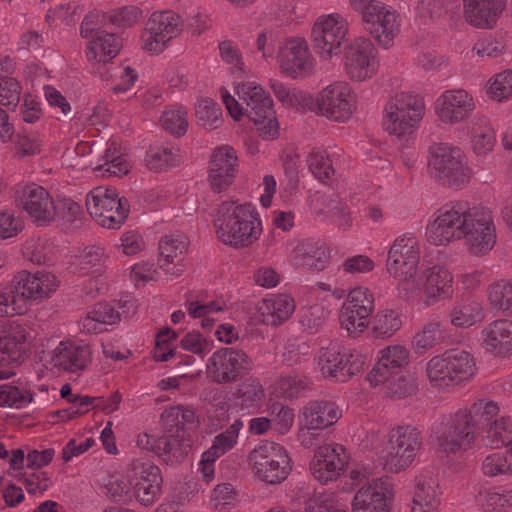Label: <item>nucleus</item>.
<instances>
[{"mask_svg":"<svg viewBox=\"0 0 512 512\" xmlns=\"http://www.w3.org/2000/svg\"><path fill=\"white\" fill-rule=\"evenodd\" d=\"M120 40L113 33L97 32V37L92 39L86 51L89 61L107 63L117 56L120 51Z\"/></svg>","mask_w":512,"mask_h":512,"instance_id":"nucleus-39","label":"nucleus"},{"mask_svg":"<svg viewBox=\"0 0 512 512\" xmlns=\"http://www.w3.org/2000/svg\"><path fill=\"white\" fill-rule=\"evenodd\" d=\"M20 303L26 306L28 299H43L56 290L58 283L55 275L47 271L31 274L26 271L18 273L10 284Z\"/></svg>","mask_w":512,"mask_h":512,"instance_id":"nucleus-26","label":"nucleus"},{"mask_svg":"<svg viewBox=\"0 0 512 512\" xmlns=\"http://www.w3.org/2000/svg\"><path fill=\"white\" fill-rule=\"evenodd\" d=\"M488 96L495 101H502L512 97V69L495 74L488 81Z\"/></svg>","mask_w":512,"mask_h":512,"instance_id":"nucleus-55","label":"nucleus"},{"mask_svg":"<svg viewBox=\"0 0 512 512\" xmlns=\"http://www.w3.org/2000/svg\"><path fill=\"white\" fill-rule=\"evenodd\" d=\"M465 411L467 418L475 430L479 428H487L494 421L499 413L497 402L488 399H479L475 401L468 409H460Z\"/></svg>","mask_w":512,"mask_h":512,"instance_id":"nucleus-46","label":"nucleus"},{"mask_svg":"<svg viewBox=\"0 0 512 512\" xmlns=\"http://www.w3.org/2000/svg\"><path fill=\"white\" fill-rule=\"evenodd\" d=\"M482 471L488 477L512 475V453L494 452L487 455L482 462Z\"/></svg>","mask_w":512,"mask_h":512,"instance_id":"nucleus-54","label":"nucleus"},{"mask_svg":"<svg viewBox=\"0 0 512 512\" xmlns=\"http://www.w3.org/2000/svg\"><path fill=\"white\" fill-rule=\"evenodd\" d=\"M426 237L435 246L465 239L469 252L475 256L487 254L496 243L491 211L471 207L464 200L448 202L437 209L426 228Z\"/></svg>","mask_w":512,"mask_h":512,"instance_id":"nucleus-1","label":"nucleus"},{"mask_svg":"<svg viewBox=\"0 0 512 512\" xmlns=\"http://www.w3.org/2000/svg\"><path fill=\"white\" fill-rule=\"evenodd\" d=\"M374 310V296L368 288L352 289L343 303L339 321L349 335L356 336L364 331L369 324V317Z\"/></svg>","mask_w":512,"mask_h":512,"instance_id":"nucleus-17","label":"nucleus"},{"mask_svg":"<svg viewBox=\"0 0 512 512\" xmlns=\"http://www.w3.org/2000/svg\"><path fill=\"white\" fill-rule=\"evenodd\" d=\"M363 28L383 48L393 45L401 30L400 13L391 5L380 0L372 1L359 12Z\"/></svg>","mask_w":512,"mask_h":512,"instance_id":"nucleus-10","label":"nucleus"},{"mask_svg":"<svg viewBox=\"0 0 512 512\" xmlns=\"http://www.w3.org/2000/svg\"><path fill=\"white\" fill-rule=\"evenodd\" d=\"M409 352L401 345H392L381 351V357L368 374L367 379L373 386L398 376L408 364Z\"/></svg>","mask_w":512,"mask_h":512,"instance_id":"nucleus-28","label":"nucleus"},{"mask_svg":"<svg viewBox=\"0 0 512 512\" xmlns=\"http://www.w3.org/2000/svg\"><path fill=\"white\" fill-rule=\"evenodd\" d=\"M348 33L347 20L338 13L320 16L314 23L311 38L316 53L323 60H330L341 52Z\"/></svg>","mask_w":512,"mask_h":512,"instance_id":"nucleus-14","label":"nucleus"},{"mask_svg":"<svg viewBox=\"0 0 512 512\" xmlns=\"http://www.w3.org/2000/svg\"><path fill=\"white\" fill-rule=\"evenodd\" d=\"M481 345L496 356L512 354V321L496 319L485 325L481 331Z\"/></svg>","mask_w":512,"mask_h":512,"instance_id":"nucleus-31","label":"nucleus"},{"mask_svg":"<svg viewBox=\"0 0 512 512\" xmlns=\"http://www.w3.org/2000/svg\"><path fill=\"white\" fill-rule=\"evenodd\" d=\"M20 202L22 208L38 225H47L57 217L56 202L41 186L27 185L23 189Z\"/></svg>","mask_w":512,"mask_h":512,"instance_id":"nucleus-27","label":"nucleus"},{"mask_svg":"<svg viewBox=\"0 0 512 512\" xmlns=\"http://www.w3.org/2000/svg\"><path fill=\"white\" fill-rule=\"evenodd\" d=\"M393 485L388 477L372 479L354 495L353 512H389Z\"/></svg>","mask_w":512,"mask_h":512,"instance_id":"nucleus-22","label":"nucleus"},{"mask_svg":"<svg viewBox=\"0 0 512 512\" xmlns=\"http://www.w3.org/2000/svg\"><path fill=\"white\" fill-rule=\"evenodd\" d=\"M145 161L150 170L164 171L179 165L182 156L175 146H160L147 152Z\"/></svg>","mask_w":512,"mask_h":512,"instance_id":"nucleus-47","label":"nucleus"},{"mask_svg":"<svg viewBox=\"0 0 512 512\" xmlns=\"http://www.w3.org/2000/svg\"><path fill=\"white\" fill-rule=\"evenodd\" d=\"M295 310V302L286 294L264 299L258 308L260 321L265 325L277 326L286 321Z\"/></svg>","mask_w":512,"mask_h":512,"instance_id":"nucleus-36","label":"nucleus"},{"mask_svg":"<svg viewBox=\"0 0 512 512\" xmlns=\"http://www.w3.org/2000/svg\"><path fill=\"white\" fill-rule=\"evenodd\" d=\"M238 396L246 406L261 402L264 398V389L258 379L250 377L245 379L238 388Z\"/></svg>","mask_w":512,"mask_h":512,"instance_id":"nucleus-64","label":"nucleus"},{"mask_svg":"<svg viewBox=\"0 0 512 512\" xmlns=\"http://www.w3.org/2000/svg\"><path fill=\"white\" fill-rule=\"evenodd\" d=\"M315 60L308 43L303 38H291L280 50V68L292 78L306 77L313 73Z\"/></svg>","mask_w":512,"mask_h":512,"instance_id":"nucleus-25","label":"nucleus"},{"mask_svg":"<svg viewBox=\"0 0 512 512\" xmlns=\"http://www.w3.org/2000/svg\"><path fill=\"white\" fill-rule=\"evenodd\" d=\"M252 368L253 362L244 350L222 347L207 360L206 377L217 384H230L248 374Z\"/></svg>","mask_w":512,"mask_h":512,"instance_id":"nucleus-13","label":"nucleus"},{"mask_svg":"<svg viewBox=\"0 0 512 512\" xmlns=\"http://www.w3.org/2000/svg\"><path fill=\"white\" fill-rule=\"evenodd\" d=\"M377 51L366 37H357L344 50L343 65L348 78L352 81L371 79L378 70Z\"/></svg>","mask_w":512,"mask_h":512,"instance_id":"nucleus-16","label":"nucleus"},{"mask_svg":"<svg viewBox=\"0 0 512 512\" xmlns=\"http://www.w3.org/2000/svg\"><path fill=\"white\" fill-rule=\"evenodd\" d=\"M238 157L233 147L222 145L210 156L208 181L214 192L220 193L232 185L236 177Z\"/></svg>","mask_w":512,"mask_h":512,"instance_id":"nucleus-23","label":"nucleus"},{"mask_svg":"<svg viewBox=\"0 0 512 512\" xmlns=\"http://www.w3.org/2000/svg\"><path fill=\"white\" fill-rule=\"evenodd\" d=\"M482 442L491 448H501L512 443V419L501 417L495 419L483 430Z\"/></svg>","mask_w":512,"mask_h":512,"instance_id":"nucleus-45","label":"nucleus"},{"mask_svg":"<svg viewBox=\"0 0 512 512\" xmlns=\"http://www.w3.org/2000/svg\"><path fill=\"white\" fill-rule=\"evenodd\" d=\"M424 112V101L419 95L397 93L385 105L383 127L397 137L410 135L418 127Z\"/></svg>","mask_w":512,"mask_h":512,"instance_id":"nucleus-6","label":"nucleus"},{"mask_svg":"<svg viewBox=\"0 0 512 512\" xmlns=\"http://www.w3.org/2000/svg\"><path fill=\"white\" fill-rule=\"evenodd\" d=\"M119 318V313L113 306L108 303H98L82 319L81 326L88 333H99L103 331V325L115 324Z\"/></svg>","mask_w":512,"mask_h":512,"instance_id":"nucleus-44","label":"nucleus"},{"mask_svg":"<svg viewBox=\"0 0 512 512\" xmlns=\"http://www.w3.org/2000/svg\"><path fill=\"white\" fill-rule=\"evenodd\" d=\"M154 453L166 463L174 464L182 461L191 449V440L183 428L170 429V432L157 438Z\"/></svg>","mask_w":512,"mask_h":512,"instance_id":"nucleus-33","label":"nucleus"},{"mask_svg":"<svg viewBox=\"0 0 512 512\" xmlns=\"http://www.w3.org/2000/svg\"><path fill=\"white\" fill-rule=\"evenodd\" d=\"M107 21L120 28H129L135 25L142 17L139 7L127 5L106 13Z\"/></svg>","mask_w":512,"mask_h":512,"instance_id":"nucleus-60","label":"nucleus"},{"mask_svg":"<svg viewBox=\"0 0 512 512\" xmlns=\"http://www.w3.org/2000/svg\"><path fill=\"white\" fill-rule=\"evenodd\" d=\"M32 399V394L28 391H21L12 385H0V407L20 409L28 405Z\"/></svg>","mask_w":512,"mask_h":512,"instance_id":"nucleus-58","label":"nucleus"},{"mask_svg":"<svg viewBox=\"0 0 512 512\" xmlns=\"http://www.w3.org/2000/svg\"><path fill=\"white\" fill-rule=\"evenodd\" d=\"M445 355L457 385L470 380L475 375V360L468 351L451 349L446 351Z\"/></svg>","mask_w":512,"mask_h":512,"instance_id":"nucleus-43","label":"nucleus"},{"mask_svg":"<svg viewBox=\"0 0 512 512\" xmlns=\"http://www.w3.org/2000/svg\"><path fill=\"white\" fill-rule=\"evenodd\" d=\"M438 485L434 479L426 476L416 478V487L413 497V505L438 507Z\"/></svg>","mask_w":512,"mask_h":512,"instance_id":"nucleus-52","label":"nucleus"},{"mask_svg":"<svg viewBox=\"0 0 512 512\" xmlns=\"http://www.w3.org/2000/svg\"><path fill=\"white\" fill-rule=\"evenodd\" d=\"M188 246V238L183 234H171L162 237L158 247L160 269L173 276L183 274L185 267L181 262Z\"/></svg>","mask_w":512,"mask_h":512,"instance_id":"nucleus-29","label":"nucleus"},{"mask_svg":"<svg viewBox=\"0 0 512 512\" xmlns=\"http://www.w3.org/2000/svg\"><path fill=\"white\" fill-rule=\"evenodd\" d=\"M419 259V243L415 237L403 235L396 238L388 251L387 271L398 280L399 295L407 300L420 296Z\"/></svg>","mask_w":512,"mask_h":512,"instance_id":"nucleus-4","label":"nucleus"},{"mask_svg":"<svg viewBox=\"0 0 512 512\" xmlns=\"http://www.w3.org/2000/svg\"><path fill=\"white\" fill-rule=\"evenodd\" d=\"M422 446L420 431L413 426H398L388 433V442L382 451L383 468L390 473L407 469Z\"/></svg>","mask_w":512,"mask_h":512,"instance_id":"nucleus-7","label":"nucleus"},{"mask_svg":"<svg viewBox=\"0 0 512 512\" xmlns=\"http://www.w3.org/2000/svg\"><path fill=\"white\" fill-rule=\"evenodd\" d=\"M160 121L163 128L173 135L182 136L188 128L187 112L182 108L164 111Z\"/></svg>","mask_w":512,"mask_h":512,"instance_id":"nucleus-59","label":"nucleus"},{"mask_svg":"<svg viewBox=\"0 0 512 512\" xmlns=\"http://www.w3.org/2000/svg\"><path fill=\"white\" fill-rule=\"evenodd\" d=\"M309 381L304 376H285L278 380L277 390L278 392L288 399L298 398L302 393L308 389Z\"/></svg>","mask_w":512,"mask_h":512,"instance_id":"nucleus-62","label":"nucleus"},{"mask_svg":"<svg viewBox=\"0 0 512 512\" xmlns=\"http://www.w3.org/2000/svg\"><path fill=\"white\" fill-rule=\"evenodd\" d=\"M134 499L143 506L152 505L161 492L160 469L149 461L135 459L127 469Z\"/></svg>","mask_w":512,"mask_h":512,"instance_id":"nucleus-19","label":"nucleus"},{"mask_svg":"<svg viewBox=\"0 0 512 512\" xmlns=\"http://www.w3.org/2000/svg\"><path fill=\"white\" fill-rule=\"evenodd\" d=\"M91 360L89 345L83 342H61L54 351L52 363L69 372L83 370Z\"/></svg>","mask_w":512,"mask_h":512,"instance_id":"nucleus-34","label":"nucleus"},{"mask_svg":"<svg viewBox=\"0 0 512 512\" xmlns=\"http://www.w3.org/2000/svg\"><path fill=\"white\" fill-rule=\"evenodd\" d=\"M255 476L268 484H279L289 474V458L283 446L265 441L256 446L248 457Z\"/></svg>","mask_w":512,"mask_h":512,"instance_id":"nucleus-12","label":"nucleus"},{"mask_svg":"<svg viewBox=\"0 0 512 512\" xmlns=\"http://www.w3.org/2000/svg\"><path fill=\"white\" fill-rule=\"evenodd\" d=\"M317 364L324 378L344 382L364 369L365 357L334 340L320 348Z\"/></svg>","mask_w":512,"mask_h":512,"instance_id":"nucleus-8","label":"nucleus"},{"mask_svg":"<svg viewBox=\"0 0 512 512\" xmlns=\"http://www.w3.org/2000/svg\"><path fill=\"white\" fill-rule=\"evenodd\" d=\"M86 207L98 224L108 229L119 228L127 218L130 209L127 199L119 198L114 188L101 186L87 194Z\"/></svg>","mask_w":512,"mask_h":512,"instance_id":"nucleus-11","label":"nucleus"},{"mask_svg":"<svg viewBox=\"0 0 512 512\" xmlns=\"http://www.w3.org/2000/svg\"><path fill=\"white\" fill-rule=\"evenodd\" d=\"M401 324L398 313L386 309L378 312L374 317L373 332L379 338L390 337L401 327Z\"/></svg>","mask_w":512,"mask_h":512,"instance_id":"nucleus-57","label":"nucleus"},{"mask_svg":"<svg viewBox=\"0 0 512 512\" xmlns=\"http://www.w3.org/2000/svg\"><path fill=\"white\" fill-rule=\"evenodd\" d=\"M221 115L220 107L211 99L200 100L196 105L198 123L204 128H216Z\"/></svg>","mask_w":512,"mask_h":512,"instance_id":"nucleus-61","label":"nucleus"},{"mask_svg":"<svg viewBox=\"0 0 512 512\" xmlns=\"http://www.w3.org/2000/svg\"><path fill=\"white\" fill-rule=\"evenodd\" d=\"M243 425L241 419H236L225 431L216 435L211 447L207 450V457L220 458L222 455L232 450L237 444L239 432L243 428Z\"/></svg>","mask_w":512,"mask_h":512,"instance_id":"nucleus-50","label":"nucleus"},{"mask_svg":"<svg viewBox=\"0 0 512 512\" xmlns=\"http://www.w3.org/2000/svg\"><path fill=\"white\" fill-rule=\"evenodd\" d=\"M449 317L455 327L468 328L484 318V310L480 302L466 299L450 310Z\"/></svg>","mask_w":512,"mask_h":512,"instance_id":"nucleus-41","label":"nucleus"},{"mask_svg":"<svg viewBox=\"0 0 512 512\" xmlns=\"http://www.w3.org/2000/svg\"><path fill=\"white\" fill-rule=\"evenodd\" d=\"M349 455L343 445L328 443L319 446L310 462L313 477L322 484L336 481L346 470Z\"/></svg>","mask_w":512,"mask_h":512,"instance_id":"nucleus-20","label":"nucleus"},{"mask_svg":"<svg viewBox=\"0 0 512 512\" xmlns=\"http://www.w3.org/2000/svg\"><path fill=\"white\" fill-rule=\"evenodd\" d=\"M310 172L322 183L331 181L335 174L332 161L325 150L314 148L307 157Z\"/></svg>","mask_w":512,"mask_h":512,"instance_id":"nucleus-51","label":"nucleus"},{"mask_svg":"<svg viewBox=\"0 0 512 512\" xmlns=\"http://www.w3.org/2000/svg\"><path fill=\"white\" fill-rule=\"evenodd\" d=\"M444 339L439 322H428L417 332L412 340V345L417 353H423Z\"/></svg>","mask_w":512,"mask_h":512,"instance_id":"nucleus-53","label":"nucleus"},{"mask_svg":"<svg viewBox=\"0 0 512 512\" xmlns=\"http://www.w3.org/2000/svg\"><path fill=\"white\" fill-rule=\"evenodd\" d=\"M466 22L480 29H492L505 9L506 0H462Z\"/></svg>","mask_w":512,"mask_h":512,"instance_id":"nucleus-30","label":"nucleus"},{"mask_svg":"<svg viewBox=\"0 0 512 512\" xmlns=\"http://www.w3.org/2000/svg\"><path fill=\"white\" fill-rule=\"evenodd\" d=\"M221 97L229 114L240 120L246 115L257 127L260 136L271 140L279 135V124L268 93L255 82H243L237 87L239 101L221 89Z\"/></svg>","mask_w":512,"mask_h":512,"instance_id":"nucleus-2","label":"nucleus"},{"mask_svg":"<svg viewBox=\"0 0 512 512\" xmlns=\"http://www.w3.org/2000/svg\"><path fill=\"white\" fill-rule=\"evenodd\" d=\"M476 430L465 411L458 410L450 416L443 431L437 437L438 449L446 454L467 450L476 439Z\"/></svg>","mask_w":512,"mask_h":512,"instance_id":"nucleus-21","label":"nucleus"},{"mask_svg":"<svg viewBox=\"0 0 512 512\" xmlns=\"http://www.w3.org/2000/svg\"><path fill=\"white\" fill-rule=\"evenodd\" d=\"M182 29L183 19L177 13L170 10L153 12L141 35L142 48L149 53L159 54Z\"/></svg>","mask_w":512,"mask_h":512,"instance_id":"nucleus-15","label":"nucleus"},{"mask_svg":"<svg viewBox=\"0 0 512 512\" xmlns=\"http://www.w3.org/2000/svg\"><path fill=\"white\" fill-rule=\"evenodd\" d=\"M341 417V411L330 401H310L301 410L299 418L310 429H325L335 424Z\"/></svg>","mask_w":512,"mask_h":512,"instance_id":"nucleus-35","label":"nucleus"},{"mask_svg":"<svg viewBox=\"0 0 512 512\" xmlns=\"http://www.w3.org/2000/svg\"><path fill=\"white\" fill-rule=\"evenodd\" d=\"M417 278L420 281V294L425 296V304L431 305L440 298L448 297L452 292V275L442 266L425 269Z\"/></svg>","mask_w":512,"mask_h":512,"instance_id":"nucleus-32","label":"nucleus"},{"mask_svg":"<svg viewBox=\"0 0 512 512\" xmlns=\"http://www.w3.org/2000/svg\"><path fill=\"white\" fill-rule=\"evenodd\" d=\"M270 88L277 100L286 108L310 111L312 96L302 90L289 88L284 83L271 79Z\"/></svg>","mask_w":512,"mask_h":512,"instance_id":"nucleus-40","label":"nucleus"},{"mask_svg":"<svg viewBox=\"0 0 512 512\" xmlns=\"http://www.w3.org/2000/svg\"><path fill=\"white\" fill-rule=\"evenodd\" d=\"M386 387V395L391 398H404L414 394L417 386L413 380L403 375L398 374L394 378L382 382Z\"/></svg>","mask_w":512,"mask_h":512,"instance_id":"nucleus-63","label":"nucleus"},{"mask_svg":"<svg viewBox=\"0 0 512 512\" xmlns=\"http://www.w3.org/2000/svg\"><path fill=\"white\" fill-rule=\"evenodd\" d=\"M426 374L431 386L435 388H446L457 385L454 376L449 368L445 353L431 358L426 364Z\"/></svg>","mask_w":512,"mask_h":512,"instance_id":"nucleus-48","label":"nucleus"},{"mask_svg":"<svg viewBox=\"0 0 512 512\" xmlns=\"http://www.w3.org/2000/svg\"><path fill=\"white\" fill-rule=\"evenodd\" d=\"M102 163L98 164L94 170L102 176L109 174L122 176L128 173L129 164L121 153L120 146L116 140H110L107 148L101 157Z\"/></svg>","mask_w":512,"mask_h":512,"instance_id":"nucleus-42","label":"nucleus"},{"mask_svg":"<svg viewBox=\"0 0 512 512\" xmlns=\"http://www.w3.org/2000/svg\"><path fill=\"white\" fill-rule=\"evenodd\" d=\"M214 226L218 239L236 249L251 246L262 233L261 220L252 206L233 201L219 205Z\"/></svg>","mask_w":512,"mask_h":512,"instance_id":"nucleus-3","label":"nucleus"},{"mask_svg":"<svg viewBox=\"0 0 512 512\" xmlns=\"http://www.w3.org/2000/svg\"><path fill=\"white\" fill-rule=\"evenodd\" d=\"M487 298L492 309L512 314V280H498L487 288Z\"/></svg>","mask_w":512,"mask_h":512,"instance_id":"nucleus-49","label":"nucleus"},{"mask_svg":"<svg viewBox=\"0 0 512 512\" xmlns=\"http://www.w3.org/2000/svg\"><path fill=\"white\" fill-rule=\"evenodd\" d=\"M467 129L472 149L476 155L485 156L492 151L495 144V133L487 117L474 116L469 121Z\"/></svg>","mask_w":512,"mask_h":512,"instance_id":"nucleus-37","label":"nucleus"},{"mask_svg":"<svg viewBox=\"0 0 512 512\" xmlns=\"http://www.w3.org/2000/svg\"><path fill=\"white\" fill-rule=\"evenodd\" d=\"M474 109V99L464 89L446 90L435 102V113L444 124H458L468 119Z\"/></svg>","mask_w":512,"mask_h":512,"instance_id":"nucleus-24","label":"nucleus"},{"mask_svg":"<svg viewBox=\"0 0 512 512\" xmlns=\"http://www.w3.org/2000/svg\"><path fill=\"white\" fill-rule=\"evenodd\" d=\"M428 172L439 184L454 189L463 188L472 177L464 152L444 143L429 148Z\"/></svg>","mask_w":512,"mask_h":512,"instance_id":"nucleus-5","label":"nucleus"},{"mask_svg":"<svg viewBox=\"0 0 512 512\" xmlns=\"http://www.w3.org/2000/svg\"><path fill=\"white\" fill-rule=\"evenodd\" d=\"M293 257L297 265L316 271H322L329 259L327 248L319 242L311 241L299 243Z\"/></svg>","mask_w":512,"mask_h":512,"instance_id":"nucleus-38","label":"nucleus"},{"mask_svg":"<svg viewBox=\"0 0 512 512\" xmlns=\"http://www.w3.org/2000/svg\"><path fill=\"white\" fill-rule=\"evenodd\" d=\"M106 496L115 502L129 503L133 492L130 477L111 476L104 486Z\"/></svg>","mask_w":512,"mask_h":512,"instance_id":"nucleus-56","label":"nucleus"},{"mask_svg":"<svg viewBox=\"0 0 512 512\" xmlns=\"http://www.w3.org/2000/svg\"><path fill=\"white\" fill-rule=\"evenodd\" d=\"M29 338L24 326L16 322H0V380L15 375L11 365L22 360Z\"/></svg>","mask_w":512,"mask_h":512,"instance_id":"nucleus-18","label":"nucleus"},{"mask_svg":"<svg viewBox=\"0 0 512 512\" xmlns=\"http://www.w3.org/2000/svg\"><path fill=\"white\" fill-rule=\"evenodd\" d=\"M356 96L344 81L334 82L312 97L310 111L334 122H346L357 107Z\"/></svg>","mask_w":512,"mask_h":512,"instance_id":"nucleus-9","label":"nucleus"}]
</instances>
